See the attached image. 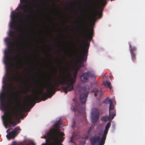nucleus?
Masks as SVG:
<instances>
[{
    "label": "nucleus",
    "instance_id": "obj_1",
    "mask_svg": "<svg viewBox=\"0 0 145 145\" xmlns=\"http://www.w3.org/2000/svg\"><path fill=\"white\" fill-rule=\"evenodd\" d=\"M77 72H74L72 77L70 75H69L68 78H67L65 76L63 78L61 75H59L57 77V79L54 81V84L50 83L49 85L46 86L45 88L47 89V94L43 93L42 91L39 93L38 94L35 95L33 97V99L35 101L40 100L39 95L42 94V97L43 100L45 101L49 96L51 97L52 93H55L56 92V88L59 86V85L62 86L66 85V86L63 87L62 89L64 93L67 94L68 91L72 90L73 89V84L75 83L76 78Z\"/></svg>",
    "mask_w": 145,
    "mask_h": 145
},
{
    "label": "nucleus",
    "instance_id": "obj_2",
    "mask_svg": "<svg viewBox=\"0 0 145 145\" xmlns=\"http://www.w3.org/2000/svg\"><path fill=\"white\" fill-rule=\"evenodd\" d=\"M4 113L2 118L5 125L10 127H14L20 122V119H23L26 116L24 113L30 109H1Z\"/></svg>",
    "mask_w": 145,
    "mask_h": 145
},
{
    "label": "nucleus",
    "instance_id": "obj_3",
    "mask_svg": "<svg viewBox=\"0 0 145 145\" xmlns=\"http://www.w3.org/2000/svg\"><path fill=\"white\" fill-rule=\"evenodd\" d=\"M106 0H91V42L95 36L94 27L96 22L102 18L103 8Z\"/></svg>",
    "mask_w": 145,
    "mask_h": 145
},
{
    "label": "nucleus",
    "instance_id": "obj_4",
    "mask_svg": "<svg viewBox=\"0 0 145 145\" xmlns=\"http://www.w3.org/2000/svg\"><path fill=\"white\" fill-rule=\"evenodd\" d=\"M28 90V89H24L22 91H19L12 93L10 97L8 98L9 101L17 105H21L22 102L23 96L22 94H26Z\"/></svg>",
    "mask_w": 145,
    "mask_h": 145
},
{
    "label": "nucleus",
    "instance_id": "obj_5",
    "mask_svg": "<svg viewBox=\"0 0 145 145\" xmlns=\"http://www.w3.org/2000/svg\"><path fill=\"white\" fill-rule=\"evenodd\" d=\"M60 123L59 121L56 122L54 124V126L56 128L50 130L47 134L48 137H50L55 139H57L58 135H63V133L60 132L59 130Z\"/></svg>",
    "mask_w": 145,
    "mask_h": 145
},
{
    "label": "nucleus",
    "instance_id": "obj_6",
    "mask_svg": "<svg viewBox=\"0 0 145 145\" xmlns=\"http://www.w3.org/2000/svg\"><path fill=\"white\" fill-rule=\"evenodd\" d=\"M88 94V93L81 94L79 95V98L81 104H80L77 101H74L72 104L73 109H85L84 104L86 102Z\"/></svg>",
    "mask_w": 145,
    "mask_h": 145
},
{
    "label": "nucleus",
    "instance_id": "obj_7",
    "mask_svg": "<svg viewBox=\"0 0 145 145\" xmlns=\"http://www.w3.org/2000/svg\"><path fill=\"white\" fill-rule=\"evenodd\" d=\"M0 103L1 105L3 107V108H0V109H27V108H5L6 104V98L5 93L4 92H2L0 96ZM25 104L26 106L29 108L28 109H30L32 108L35 105V103L31 101H28L25 103Z\"/></svg>",
    "mask_w": 145,
    "mask_h": 145
},
{
    "label": "nucleus",
    "instance_id": "obj_8",
    "mask_svg": "<svg viewBox=\"0 0 145 145\" xmlns=\"http://www.w3.org/2000/svg\"><path fill=\"white\" fill-rule=\"evenodd\" d=\"M84 44L82 42H80V52L81 54L80 58L82 61L85 62L86 58L87 57V54L88 52L89 45L86 41H84Z\"/></svg>",
    "mask_w": 145,
    "mask_h": 145
},
{
    "label": "nucleus",
    "instance_id": "obj_9",
    "mask_svg": "<svg viewBox=\"0 0 145 145\" xmlns=\"http://www.w3.org/2000/svg\"><path fill=\"white\" fill-rule=\"evenodd\" d=\"M21 8L23 9L22 12H19V14H17V16L19 17L21 22L24 23V22H27L29 20V18L27 15L25 14V13L27 12V10L26 8V6L24 5L21 6Z\"/></svg>",
    "mask_w": 145,
    "mask_h": 145
},
{
    "label": "nucleus",
    "instance_id": "obj_10",
    "mask_svg": "<svg viewBox=\"0 0 145 145\" xmlns=\"http://www.w3.org/2000/svg\"><path fill=\"white\" fill-rule=\"evenodd\" d=\"M102 137L101 138L99 136L95 135L91 137V145H104L105 140H102Z\"/></svg>",
    "mask_w": 145,
    "mask_h": 145
},
{
    "label": "nucleus",
    "instance_id": "obj_11",
    "mask_svg": "<svg viewBox=\"0 0 145 145\" xmlns=\"http://www.w3.org/2000/svg\"><path fill=\"white\" fill-rule=\"evenodd\" d=\"M99 116L98 109H94L91 113V121L93 124H95L98 121Z\"/></svg>",
    "mask_w": 145,
    "mask_h": 145
},
{
    "label": "nucleus",
    "instance_id": "obj_12",
    "mask_svg": "<svg viewBox=\"0 0 145 145\" xmlns=\"http://www.w3.org/2000/svg\"><path fill=\"white\" fill-rule=\"evenodd\" d=\"M11 51V49L9 48L7 50L5 51L3 61L6 66H7L11 61V58L9 57L8 54L10 53Z\"/></svg>",
    "mask_w": 145,
    "mask_h": 145
},
{
    "label": "nucleus",
    "instance_id": "obj_13",
    "mask_svg": "<svg viewBox=\"0 0 145 145\" xmlns=\"http://www.w3.org/2000/svg\"><path fill=\"white\" fill-rule=\"evenodd\" d=\"M74 112L75 115L82 116L86 120V116L85 109H72Z\"/></svg>",
    "mask_w": 145,
    "mask_h": 145
},
{
    "label": "nucleus",
    "instance_id": "obj_14",
    "mask_svg": "<svg viewBox=\"0 0 145 145\" xmlns=\"http://www.w3.org/2000/svg\"><path fill=\"white\" fill-rule=\"evenodd\" d=\"M16 32L14 31L10 30L8 33V35L10 37H13L14 40H15V42L19 43L20 42V39L18 38L15 35Z\"/></svg>",
    "mask_w": 145,
    "mask_h": 145
},
{
    "label": "nucleus",
    "instance_id": "obj_15",
    "mask_svg": "<svg viewBox=\"0 0 145 145\" xmlns=\"http://www.w3.org/2000/svg\"><path fill=\"white\" fill-rule=\"evenodd\" d=\"M17 134V131L13 130L9 133L6 135V137L8 139L10 140L11 138H14Z\"/></svg>",
    "mask_w": 145,
    "mask_h": 145
},
{
    "label": "nucleus",
    "instance_id": "obj_16",
    "mask_svg": "<svg viewBox=\"0 0 145 145\" xmlns=\"http://www.w3.org/2000/svg\"><path fill=\"white\" fill-rule=\"evenodd\" d=\"M129 47L131 48L130 53L132 59L133 61L136 59V54L134 52L136 51V48L134 46H132L131 44L129 45Z\"/></svg>",
    "mask_w": 145,
    "mask_h": 145
},
{
    "label": "nucleus",
    "instance_id": "obj_17",
    "mask_svg": "<svg viewBox=\"0 0 145 145\" xmlns=\"http://www.w3.org/2000/svg\"><path fill=\"white\" fill-rule=\"evenodd\" d=\"M91 83L98 84V82L96 80V75L94 71H91Z\"/></svg>",
    "mask_w": 145,
    "mask_h": 145
},
{
    "label": "nucleus",
    "instance_id": "obj_18",
    "mask_svg": "<svg viewBox=\"0 0 145 145\" xmlns=\"http://www.w3.org/2000/svg\"><path fill=\"white\" fill-rule=\"evenodd\" d=\"M89 76V73H88L82 74L80 77L81 81L84 82H86L88 81Z\"/></svg>",
    "mask_w": 145,
    "mask_h": 145
},
{
    "label": "nucleus",
    "instance_id": "obj_19",
    "mask_svg": "<svg viewBox=\"0 0 145 145\" xmlns=\"http://www.w3.org/2000/svg\"><path fill=\"white\" fill-rule=\"evenodd\" d=\"M89 36H91V0H89Z\"/></svg>",
    "mask_w": 145,
    "mask_h": 145
},
{
    "label": "nucleus",
    "instance_id": "obj_20",
    "mask_svg": "<svg viewBox=\"0 0 145 145\" xmlns=\"http://www.w3.org/2000/svg\"><path fill=\"white\" fill-rule=\"evenodd\" d=\"M5 42L9 47L14 46V44L11 41V39L9 38H7L5 39Z\"/></svg>",
    "mask_w": 145,
    "mask_h": 145
},
{
    "label": "nucleus",
    "instance_id": "obj_21",
    "mask_svg": "<svg viewBox=\"0 0 145 145\" xmlns=\"http://www.w3.org/2000/svg\"><path fill=\"white\" fill-rule=\"evenodd\" d=\"M93 92L94 93V94L95 97H99L102 95L103 93L101 91L98 90L97 89H94L92 91H91V92Z\"/></svg>",
    "mask_w": 145,
    "mask_h": 145
},
{
    "label": "nucleus",
    "instance_id": "obj_22",
    "mask_svg": "<svg viewBox=\"0 0 145 145\" xmlns=\"http://www.w3.org/2000/svg\"><path fill=\"white\" fill-rule=\"evenodd\" d=\"M64 135V133H63V135H58V139H53V138H52L50 137H48L51 140H54L55 141H57L58 142H62L64 140V138L62 136L63 135Z\"/></svg>",
    "mask_w": 145,
    "mask_h": 145
},
{
    "label": "nucleus",
    "instance_id": "obj_23",
    "mask_svg": "<svg viewBox=\"0 0 145 145\" xmlns=\"http://www.w3.org/2000/svg\"><path fill=\"white\" fill-rule=\"evenodd\" d=\"M114 109H109V116L112 119L114 118L116 115V111L114 110Z\"/></svg>",
    "mask_w": 145,
    "mask_h": 145
},
{
    "label": "nucleus",
    "instance_id": "obj_24",
    "mask_svg": "<svg viewBox=\"0 0 145 145\" xmlns=\"http://www.w3.org/2000/svg\"><path fill=\"white\" fill-rule=\"evenodd\" d=\"M116 104V102L114 101H112L109 103V109H114Z\"/></svg>",
    "mask_w": 145,
    "mask_h": 145
},
{
    "label": "nucleus",
    "instance_id": "obj_25",
    "mask_svg": "<svg viewBox=\"0 0 145 145\" xmlns=\"http://www.w3.org/2000/svg\"><path fill=\"white\" fill-rule=\"evenodd\" d=\"M12 22L11 24V26L12 27H13L14 28L18 27V26L16 25L15 22V16L14 15L12 18Z\"/></svg>",
    "mask_w": 145,
    "mask_h": 145
},
{
    "label": "nucleus",
    "instance_id": "obj_26",
    "mask_svg": "<svg viewBox=\"0 0 145 145\" xmlns=\"http://www.w3.org/2000/svg\"><path fill=\"white\" fill-rule=\"evenodd\" d=\"M108 130L105 129L104 131L103 135L102 136V141H104V140H105L106 137V134L108 133Z\"/></svg>",
    "mask_w": 145,
    "mask_h": 145
},
{
    "label": "nucleus",
    "instance_id": "obj_27",
    "mask_svg": "<svg viewBox=\"0 0 145 145\" xmlns=\"http://www.w3.org/2000/svg\"><path fill=\"white\" fill-rule=\"evenodd\" d=\"M91 132V127H89V128L87 133L86 135H84L82 137V139H87L88 137L90 135V133Z\"/></svg>",
    "mask_w": 145,
    "mask_h": 145
},
{
    "label": "nucleus",
    "instance_id": "obj_28",
    "mask_svg": "<svg viewBox=\"0 0 145 145\" xmlns=\"http://www.w3.org/2000/svg\"><path fill=\"white\" fill-rule=\"evenodd\" d=\"M103 85L106 88H109L110 90L111 89V87L110 86V84L107 81H106L103 82Z\"/></svg>",
    "mask_w": 145,
    "mask_h": 145
},
{
    "label": "nucleus",
    "instance_id": "obj_29",
    "mask_svg": "<svg viewBox=\"0 0 145 145\" xmlns=\"http://www.w3.org/2000/svg\"><path fill=\"white\" fill-rule=\"evenodd\" d=\"M18 78V76H16L15 75H13L8 78V80L10 82L14 81L17 79Z\"/></svg>",
    "mask_w": 145,
    "mask_h": 145
},
{
    "label": "nucleus",
    "instance_id": "obj_30",
    "mask_svg": "<svg viewBox=\"0 0 145 145\" xmlns=\"http://www.w3.org/2000/svg\"><path fill=\"white\" fill-rule=\"evenodd\" d=\"M112 101L109 97H107L103 101V102L105 103L108 104V103H109Z\"/></svg>",
    "mask_w": 145,
    "mask_h": 145
},
{
    "label": "nucleus",
    "instance_id": "obj_31",
    "mask_svg": "<svg viewBox=\"0 0 145 145\" xmlns=\"http://www.w3.org/2000/svg\"><path fill=\"white\" fill-rule=\"evenodd\" d=\"M102 120L104 121H106L109 120V118L107 116H105L102 118Z\"/></svg>",
    "mask_w": 145,
    "mask_h": 145
},
{
    "label": "nucleus",
    "instance_id": "obj_32",
    "mask_svg": "<svg viewBox=\"0 0 145 145\" xmlns=\"http://www.w3.org/2000/svg\"><path fill=\"white\" fill-rule=\"evenodd\" d=\"M14 57L16 59H21L22 56L20 54L18 53L16 54Z\"/></svg>",
    "mask_w": 145,
    "mask_h": 145
},
{
    "label": "nucleus",
    "instance_id": "obj_33",
    "mask_svg": "<svg viewBox=\"0 0 145 145\" xmlns=\"http://www.w3.org/2000/svg\"><path fill=\"white\" fill-rule=\"evenodd\" d=\"M20 27L18 28L19 29L21 32H23L22 29V26H23V27H25V25L23 23V24H20Z\"/></svg>",
    "mask_w": 145,
    "mask_h": 145
},
{
    "label": "nucleus",
    "instance_id": "obj_34",
    "mask_svg": "<svg viewBox=\"0 0 145 145\" xmlns=\"http://www.w3.org/2000/svg\"><path fill=\"white\" fill-rule=\"evenodd\" d=\"M21 129L19 126L15 128L14 130L16 131H17L18 132V133L20 132V131H21Z\"/></svg>",
    "mask_w": 145,
    "mask_h": 145
},
{
    "label": "nucleus",
    "instance_id": "obj_35",
    "mask_svg": "<svg viewBox=\"0 0 145 145\" xmlns=\"http://www.w3.org/2000/svg\"><path fill=\"white\" fill-rule=\"evenodd\" d=\"M110 123H108L106 125L105 127V129H107L108 130L109 128L110 127Z\"/></svg>",
    "mask_w": 145,
    "mask_h": 145
},
{
    "label": "nucleus",
    "instance_id": "obj_36",
    "mask_svg": "<svg viewBox=\"0 0 145 145\" xmlns=\"http://www.w3.org/2000/svg\"><path fill=\"white\" fill-rule=\"evenodd\" d=\"M75 29L76 30H79L80 33H82V30L80 27L76 26L75 27Z\"/></svg>",
    "mask_w": 145,
    "mask_h": 145
},
{
    "label": "nucleus",
    "instance_id": "obj_37",
    "mask_svg": "<svg viewBox=\"0 0 145 145\" xmlns=\"http://www.w3.org/2000/svg\"><path fill=\"white\" fill-rule=\"evenodd\" d=\"M80 7L79 8V10L82 11V12L83 9V7L81 5H80ZM80 14H82V12L80 13Z\"/></svg>",
    "mask_w": 145,
    "mask_h": 145
},
{
    "label": "nucleus",
    "instance_id": "obj_38",
    "mask_svg": "<svg viewBox=\"0 0 145 145\" xmlns=\"http://www.w3.org/2000/svg\"><path fill=\"white\" fill-rule=\"evenodd\" d=\"M67 65L66 66V68L67 69H69L70 67L71 63H67Z\"/></svg>",
    "mask_w": 145,
    "mask_h": 145
},
{
    "label": "nucleus",
    "instance_id": "obj_39",
    "mask_svg": "<svg viewBox=\"0 0 145 145\" xmlns=\"http://www.w3.org/2000/svg\"><path fill=\"white\" fill-rule=\"evenodd\" d=\"M75 138V137H71V141L72 142H73L74 140L73 139Z\"/></svg>",
    "mask_w": 145,
    "mask_h": 145
},
{
    "label": "nucleus",
    "instance_id": "obj_40",
    "mask_svg": "<svg viewBox=\"0 0 145 145\" xmlns=\"http://www.w3.org/2000/svg\"><path fill=\"white\" fill-rule=\"evenodd\" d=\"M12 129L11 128H10L9 129H8L7 131V133H9L10 132H9V131H10L11 129Z\"/></svg>",
    "mask_w": 145,
    "mask_h": 145
},
{
    "label": "nucleus",
    "instance_id": "obj_41",
    "mask_svg": "<svg viewBox=\"0 0 145 145\" xmlns=\"http://www.w3.org/2000/svg\"><path fill=\"white\" fill-rule=\"evenodd\" d=\"M85 140H83V142H82V143L81 144H80V145H84V144L85 143Z\"/></svg>",
    "mask_w": 145,
    "mask_h": 145
},
{
    "label": "nucleus",
    "instance_id": "obj_42",
    "mask_svg": "<svg viewBox=\"0 0 145 145\" xmlns=\"http://www.w3.org/2000/svg\"><path fill=\"white\" fill-rule=\"evenodd\" d=\"M75 122L74 121L73 122V124L72 125V127H74V126H75Z\"/></svg>",
    "mask_w": 145,
    "mask_h": 145
},
{
    "label": "nucleus",
    "instance_id": "obj_43",
    "mask_svg": "<svg viewBox=\"0 0 145 145\" xmlns=\"http://www.w3.org/2000/svg\"><path fill=\"white\" fill-rule=\"evenodd\" d=\"M26 1V0H20V2L21 3H22L24 2H25V1Z\"/></svg>",
    "mask_w": 145,
    "mask_h": 145
},
{
    "label": "nucleus",
    "instance_id": "obj_44",
    "mask_svg": "<svg viewBox=\"0 0 145 145\" xmlns=\"http://www.w3.org/2000/svg\"><path fill=\"white\" fill-rule=\"evenodd\" d=\"M63 59L65 61L67 59L66 57L65 56L63 57Z\"/></svg>",
    "mask_w": 145,
    "mask_h": 145
},
{
    "label": "nucleus",
    "instance_id": "obj_45",
    "mask_svg": "<svg viewBox=\"0 0 145 145\" xmlns=\"http://www.w3.org/2000/svg\"><path fill=\"white\" fill-rule=\"evenodd\" d=\"M10 86H11V88H12L13 87V85H12V84H10Z\"/></svg>",
    "mask_w": 145,
    "mask_h": 145
},
{
    "label": "nucleus",
    "instance_id": "obj_46",
    "mask_svg": "<svg viewBox=\"0 0 145 145\" xmlns=\"http://www.w3.org/2000/svg\"><path fill=\"white\" fill-rule=\"evenodd\" d=\"M89 140H90V141L91 142V138H90H90H89Z\"/></svg>",
    "mask_w": 145,
    "mask_h": 145
},
{
    "label": "nucleus",
    "instance_id": "obj_47",
    "mask_svg": "<svg viewBox=\"0 0 145 145\" xmlns=\"http://www.w3.org/2000/svg\"><path fill=\"white\" fill-rule=\"evenodd\" d=\"M59 145H63L61 144L60 143H59Z\"/></svg>",
    "mask_w": 145,
    "mask_h": 145
},
{
    "label": "nucleus",
    "instance_id": "obj_48",
    "mask_svg": "<svg viewBox=\"0 0 145 145\" xmlns=\"http://www.w3.org/2000/svg\"><path fill=\"white\" fill-rule=\"evenodd\" d=\"M4 82H4V80H3V83H4Z\"/></svg>",
    "mask_w": 145,
    "mask_h": 145
},
{
    "label": "nucleus",
    "instance_id": "obj_49",
    "mask_svg": "<svg viewBox=\"0 0 145 145\" xmlns=\"http://www.w3.org/2000/svg\"><path fill=\"white\" fill-rule=\"evenodd\" d=\"M21 61L22 62V60H21Z\"/></svg>",
    "mask_w": 145,
    "mask_h": 145
},
{
    "label": "nucleus",
    "instance_id": "obj_50",
    "mask_svg": "<svg viewBox=\"0 0 145 145\" xmlns=\"http://www.w3.org/2000/svg\"><path fill=\"white\" fill-rule=\"evenodd\" d=\"M50 55L52 56V55L51 54H50Z\"/></svg>",
    "mask_w": 145,
    "mask_h": 145
},
{
    "label": "nucleus",
    "instance_id": "obj_51",
    "mask_svg": "<svg viewBox=\"0 0 145 145\" xmlns=\"http://www.w3.org/2000/svg\"><path fill=\"white\" fill-rule=\"evenodd\" d=\"M34 69H35V68H34Z\"/></svg>",
    "mask_w": 145,
    "mask_h": 145
}]
</instances>
